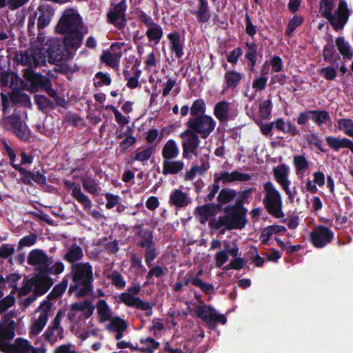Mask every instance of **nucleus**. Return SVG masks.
Wrapping results in <instances>:
<instances>
[{
	"instance_id": "obj_29",
	"label": "nucleus",
	"mask_w": 353,
	"mask_h": 353,
	"mask_svg": "<svg viewBox=\"0 0 353 353\" xmlns=\"http://www.w3.org/2000/svg\"><path fill=\"white\" fill-rule=\"evenodd\" d=\"M199 23H205L211 18V12L208 0H198V7L192 12Z\"/></svg>"
},
{
	"instance_id": "obj_37",
	"label": "nucleus",
	"mask_w": 353,
	"mask_h": 353,
	"mask_svg": "<svg viewBox=\"0 0 353 353\" xmlns=\"http://www.w3.org/2000/svg\"><path fill=\"white\" fill-rule=\"evenodd\" d=\"M179 153V148L174 139H169L162 149V157L164 160L174 159Z\"/></svg>"
},
{
	"instance_id": "obj_15",
	"label": "nucleus",
	"mask_w": 353,
	"mask_h": 353,
	"mask_svg": "<svg viewBox=\"0 0 353 353\" xmlns=\"http://www.w3.org/2000/svg\"><path fill=\"white\" fill-rule=\"evenodd\" d=\"M350 16L349 10L347 3L341 0L339 3L337 10L335 15L332 14V17L327 18L330 25L335 31H339L343 28L348 21Z\"/></svg>"
},
{
	"instance_id": "obj_19",
	"label": "nucleus",
	"mask_w": 353,
	"mask_h": 353,
	"mask_svg": "<svg viewBox=\"0 0 353 353\" xmlns=\"http://www.w3.org/2000/svg\"><path fill=\"white\" fill-rule=\"evenodd\" d=\"M12 314H5L0 321V338L11 341L15 336L16 323L11 319Z\"/></svg>"
},
{
	"instance_id": "obj_13",
	"label": "nucleus",
	"mask_w": 353,
	"mask_h": 353,
	"mask_svg": "<svg viewBox=\"0 0 353 353\" xmlns=\"http://www.w3.org/2000/svg\"><path fill=\"white\" fill-rule=\"evenodd\" d=\"M273 174L276 181L288 195V199L291 203H294V194L290 190V181L288 179L289 168L284 163L273 168Z\"/></svg>"
},
{
	"instance_id": "obj_22",
	"label": "nucleus",
	"mask_w": 353,
	"mask_h": 353,
	"mask_svg": "<svg viewBox=\"0 0 353 353\" xmlns=\"http://www.w3.org/2000/svg\"><path fill=\"white\" fill-rule=\"evenodd\" d=\"M216 181L220 183L221 181L223 184L231 183L235 181H248L251 179V176L248 173H242L237 170L232 172H222L219 176L214 178Z\"/></svg>"
},
{
	"instance_id": "obj_2",
	"label": "nucleus",
	"mask_w": 353,
	"mask_h": 353,
	"mask_svg": "<svg viewBox=\"0 0 353 353\" xmlns=\"http://www.w3.org/2000/svg\"><path fill=\"white\" fill-rule=\"evenodd\" d=\"M132 230L135 232L134 237L139 239L137 245L145 250L144 259L146 265L150 268L152 267L154 260L159 254L153 231L144 228L143 224L134 225Z\"/></svg>"
},
{
	"instance_id": "obj_3",
	"label": "nucleus",
	"mask_w": 353,
	"mask_h": 353,
	"mask_svg": "<svg viewBox=\"0 0 353 353\" xmlns=\"http://www.w3.org/2000/svg\"><path fill=\"white\" fill-rule=\"evenodd\" d=\"M263 203L267 212L275 218H283L285 214L282 211L283 201L280 192L270 181L263 184Z\"/></svg>"
},
{
	"instance_id": "obj_35",
	"label": "nucleus",
	"mask_w": 353,
	"mask_h": 353,
	"mask_svg": "<svg viewBox=\"0 0 353 353\" xmlns=\"http://www.w3.org/2000/svg\"><path fill=\"white\" fill-rule=\"evenodd\" d=\"M184 163L182 161L163 160L162 173L164 175L177 174L183 170Z\"/></svg>"
},
{
	"instance_id": "obj_31",
	"label": "nucleus",
	"mask_w": 353,
	"mask_h": 353,
	"mask_svg": "<svg viewBox=\"0 0 353 353\" xmlns=\"http://www.w3.org/2000/svg\"><path fill=\"white\" fill-rule=\"evenodd\" d=\"M82 248L76 243L72 244L66 253L63 256V259L72 265V267L83 257Z\"/></svg>"
},
{
	"instance_id": "obj_18",
	"label": "nucleus",
	"mask_w": 353,
	"mask_h": 353,
	"mask_svg": "<svg viewBox=\"0 0 353 353\" xmlns=\"http://www.w3.org/2000/svg\"><path fill=\"white\" fill-rule=\"evenodd\" d=\"M24 77L30 82V85L33 91L43 90L50 81L48 77L39 73H35L32 70H26Z\"/></svg>"
},
{
	"instance_id": "obj_54",
	"label": "nucleus",
	"mask_w": 353,
	"mask_h": 353,
	"mask_svg": "<svg viewBox=\"0 0 353 353\" xmlns=\"http://www.w3.org/2000/svg\"><path fill=\"white\" fill-rule=\"evenodd\" d=\"M294 166L296 174L303 172L309 168V162L304 155H295L293 158Z\"/></svg>"
},
{
	"instance_id": "obj_5",
	"label": "nucleus",
	"mask_w": 353,
	"mask_h": 353,
	"mask_svg": "<svg viewBox=\"0 0 353 353\" xmlns=\"http://www.w3.org/2000/svg\"><path fill=\"white\" fill-rule=\"evenodd\" d=\"M215 120L209 115H199L189 118L186 122L187 128L200 134L202 139H207L216 127Z\"/></svg>"
},
{
	"instance_id": "obj_43",
	"label": "nucleus",
	"mask_w": 353,
	"mask_h": 353,
	"mask_svg": "<svg viewBox=\"0 0 353 353\" xmlns=\"http://www.w3.org/2000/svg\"><path fill=\"white\" fill-rule=\"evenodd\" d=\"M48 319V314L46 312H41L37 320L32 325L30 334L37 335L43 330Z\"/></svg>"
},
{
	"instance_id": "obj_36",
	"label": "nucleus",
	"mask_w": 353,
	"mask_h": 353,
	"mask_svg": "<svg viewBox=\"0 0 353 353\" xmlns=\"http://www.w3.org/2000/svg\"><path fill=\"white\" fill-rule=\"evenodd\" d=\"M229 105L228 102L221 101L216 103L214 107V114L221 123L229 119Z\"/></svg>"
},
{
	"instance_id": "obj_64",
	"label": "nucleus",
	"mask_w": 353,
	"mask_h": 353,
	"mask_svg": "<svg viewBox=\"0 0 353 353\" xmlns=\"http://www.w3.org/2000/svg\"><path fill=\"white\" fill-rule=\"evenodd\" d=\"M319 74L326 80L331 81L334 80L336 77L337 70L333 67L327 66L322 68L319 71Z\"/></svg>"
},
{
	"instance_id": "obj_28",
	"label": "nucleus",
	"mask_w": 353,
	"mask_h": 353,
	"mask_svg": "<svg viewBox=\"0 0 353 353\" xmlns=\"http://www.w3.org/2000/svg\"><path fill=\"white\" fill-rule=\"evenodd\" d=\"M38 10L40 14L38 17L37 28L42 30L49 25L54 11L52 7L49 5H40L38 7Z\"/></svg>"
},
{
	"instance_id": "obj_44",
	"label": "nucleus",
	"mask_w": 353,
	"mask_h": 353,
	"mask_svg": "<svg viewBox=\"0 0 353 353\" xmlns=\"http://www.w3.org/2000/svg\"><path fill=\"white\" fill-rule=\"evenodd\" d=\"M336 46L338 48L340 53L345 58L351 59L353 57V53L351 48L347 42L345 41L343 37H339L336 39Z\"/></svg>"
},
{
	"instance_id": "obj_53",
	"label": "nucleus",
	"mask_w": 353,
	"mask_h": 353,
	"mask_svg": "<svg viewBox=\"0 0 353 353\" xmlns=\"http://www.w3.org/2000/svg\"><path fill=\"white\" fill-rule=\"evenodd\" d=\"M191 283L199 288L205 294L210 295L214 292V288L212 284L205 283L198 276L192 279Z\"/></svg>"
},
{
	"instance_id": "obj_30",
	"label": "nucleus",
	"mask_w": 353,
	"mask_h": 353,
	"mask_svg": "<svg viewBox=\"0 0 353 353\" xmlns=\"http://www.w3.org/2000/svg\"><path fill=\"white\" fill-rule=\"evenodd\" d=\"M243 77V74L239 72L233 70L226 71L224 75V90L236 89Z\"/></svg>"
},
{
	"instance_id": "obj_23",
	"label": "nucleus",
	"mask_w": 353,
	"mask_h": 353,
	"mask_svg": "<svg viewBox=\"0 0 353 353\" xmlns=\"http://www.w3.org/2000/svg\"><path fill=\"white\" fill-rule=\"evenodd\" d=\"M325 141L330 149L339 152L341 149L347 148L353 154V141L346 137L326 136Z\"/></svg>"
},
{
	"instance_id": "obj_42",
	"label": "nucleus",
	"mask_w": 353,
	"mask_h": 353,
	"mask_svg": "<svg viewBox=\"0 0 353 353\" xmlns=\"http://www.w3.org/2000/svg\"><path fill=\"white\" fill-rule=\"evenodd\" d=\"M311 113V115H312L311 120L313 121L317 126H321L331 121L330 114L326 110H312Z\"/></svg>"
},
{
	"instance_id": "obj_59",
	"label": "nucleus",
	"mask_w": 353,
	"mask_h": 353,
	"mask_svg": "<svg viewBox=\"0 0 353 353\" xmlns=\"http://www.w3.org/2000/svg\"><path fill=\"white\" fill-rule=\"evenodd\" d=\"M272 108V103L270 99L262 101L259 108L260 116L264 119H268L270 116Z\"/></svg>"
},
{
	"instance_id": "obj_41",
	"label": "nucleus",
	"mask_w": 353,
	"mask_h": 353,
	"mask_svg": "<svg viewBox=\"0 0 353 353\" xmlns=\"http://www.w3.org/2000/svg\"><path fill=\"white\" fill-rule=\"evenodd\" d=\"M231 225V219L229 214H225L220 216L217 220L215 219L210 220L209 222V226L214 230H219L223 226L225 227L228 230H232V228H230Z\"/></svg>"
},
{
	"instance_id": "obj_14",
	"label": "nucleus",
	"mask_w": 353,
	"mask_h": 353,
	"mask_svg": "<svg viewBox=\"0 0 353 353\" xmlns=\"http://www.w3.org/2000/svg\"><path fill=\"white\" fill-rule=\"evenodd\" d=\"M39 272L32 277V284L34 285L33 292L36 295L41 296L46 294L54 284L53 279L41 268H37Z\"/></svg>"
},
{
	"instance_id": "obj_10",
	"label": "nucleus",
	"mask_w": 353,
	"mask_h": 353,
	"mask_svg": "<svg viewBox=\"0 0 353 353\" xmlns=\"http://www.w3.org/2000/svg\"><path fill=\"white\" fill-rule=\"evenodd\" d=\"M18 61L22 65L38 67L46 65V57L43 48H29L18 54Z\"/></svg>"
},
{
	"instance_id": "obj_63",
	"label": "nucleus",
	"mask_w": 353,
	"mask_h": 353,
	"mask_svg": "<svg viewBox=\"0 0 353 353\" xmlns=\"http://www.w3.org/2000/svg\"><path fill=\"white\" fill-rule=\"evenodd\" d=\"M10 100L14 103H21L25 105L27 103L30 104V98L28 94L20 91H18L13 95L10 96Z\"/></svg>"
},
{
	"instance_id": "obj_38",
	"label": "nucleus",
	"mask_w": 353,
	"mask_h": 353,
	"mask_svg": "<svg viewBox=\"0 0 353 353\" xmlns=\"http://www.w3.org/2000/svg\"><path fill=\"white\" fill-rule=\"evenodd\" d=\"M30 350H32V353L36 352L35 348L30 345L27 339L17 338L12 343L11 353H29Z\"/></svg>"
},
{
	"instance_id": "obj_32",
	"label": "nucleus",
	"mask_w": 353,
	"mask_h": 353,
	"mask_svg": "<svg viewBox=\"0 0 353 353\" xmlns=\"http://www.w3.org/2000/svg\"><path fill=\"white\" fill-rule=\"evenodd\" d=\"M170 41V48L175 56L180 59L183 56V45L181 42V35L177 31L170 32L168 34Z\"/></svg>"
},
{
	"instance_id": "obj_6",
	"label": "nucleus",
	"mask_w": 353,
	"mask_h": 353,
	"mask_svg": "<svg viewBox=\"0 0 353 353\" xmlns=\"http://www.w3.org/2000/svg\"><path fill=\"white\" fill-rule=\"evenodd\" d=\"M127 10V3L125 0H121L119 3L115 4L112 10L107 13V22L113 25L116 28L121 31L123 34V39H129V34L125 33L124 28L127 24L125 12ZM122 39V38H121Z\"/></svg>"
},
{
	"instance_id": "obj_26",
	"label": "nucleus",
	"mask_w": 353,
	"mask_h": 353,
	"mask_svg": "<svg viewBox=\"0 0 353 353\" xmlns=\"http://www.w3.org/2000/svg\"><path fill=\"white\" fill-rule=\"evenodd\" d=\"M245 46L246 48L245 59L248 61L250 72H253L255 71L257 63L258 45L256 42L246 41Z\"/></svg>"
},
{
	"instance_id": "obj_39",
	"label": "nucleus",
	"mask_w": 353,
	"mask_h": 353,
	"mask_svg": "<svg viewBox=\"0 0 353 353\" xmlns=\"http://www.w3.org/2000/svg\"><path fill=\"white\" fill-rule=\"evenodd\" d=\"M145 35L147 36L149 41H153L155 44H157L159 43L163 35V30L162 27L159 23H156L148 27L146 30Z\"/></svg>"
},
{
	"instance_id": "obj_60",
	"label": "nucleus",
	"mask_w": 353,
	"mask_h": 353,
	"mask_svg": "<svg viewBox=\"0 0 353 353\" xmlns=\"http://www.w3.org/2000/svg\"><path fill=\"white\" fill-rule=\"evenodd\" d=\"M245 33L252 39H254L258 31V28L256 25L253 24L250 16L247 12L245 14Z\"/></svg>"
},
{
	"instance_id": "obj_11",
	"label": "nucleus",
	"mask_w": 353,
	"mask_h": 353,
	"mask_svg": "<svg viewBox=\"0 0 353 353\" xmlns=\"http://www.w3.org/2000/svg\"><path fill=\"white\" fill-rule=\"evenodd\" d=\"M180 137L183 139V157L189 159L190 154L197 156V149L201 143L199 135L193 130L187 128L180 134Z\"/></svg>"
},
{
	"instance_id": "obj_49",
	"label": "nucleus",
	"mask_w": 353,
	"mask_h": 353,
	"mask_svg": "<svg viewBox=\"0 0 353 353\" xmlns=\"http://www.w3.org/2000/svg\"><path fill=\"white\" fill-rule=\"evenodd\" d=\"M125 321L119 316L113 318L110 323L106 325V329L110 332L125 331L127 329Z\"/></svg>"
},
{
	"instance_id": "obj_1",
	"label": "nucleus",
	"mask_w": 353,
	"mask_h": 353,
	"mask_svg": "<svg viewBox=\"0 0 353 353\" xmlns=\"http://www.w3.org/2000/svg\"><path fill=\"white\" fill-rule=\"evenodd\" d=\"M71 274L74 284L69 287L70 294L77 291V296L84 297L93 291V269L89 262L74 264Z\"/></svg>"
},
{
	"instance_id": "obj_4",
	"label": "nucleus",
	"mask_w": 353,
	"mask_h": 353,
	"mask_svg": "<svg viewBox=\"0 0 353 353\" xmlns=\"http://www.w3.org/2000/svg\"><path fill=\"white\" fill-rule=\"evenodd\" d=\"M46 49H43L48 61L52 64H58L59 62L69 61L73 58V54L66 49L60 39H52L47 45Z\"/></svg>"
},
{
	"instance_id": "obj_62",
	"label": "nucleus",
	"mask_w": 353,
	"mask_h": 353,
	"mask_svg": "<svg viewBox=\"0 0 353 353\" xmlns=\"http://www.w3.org/2000/svg\"><path fill=\"white\" fill-rule=\"evenodd\" d=\"M37 239V236L34 233H31L29 235L23 236L19 242L18 249H21L23 247H30L34 245Z\"/></svg>"
},
{
	"instance_id": "obj_57",
	"label": "nucleus",
	"mask_w": 353,
	"mask_h": 353,
	"mask_svg": "<svg viewBox=\"0 0 353 353\" xmlns=\"http://www.w3.org/2000/svg\"><path fill=\"white\" fill-rule=\"evenodd\" d=\"M334 8V0H321L320 12L324 18L332 17V10Z\"/></svg>"
},
{
	"instance_id": "obj_48",
	"label": "nucleus",
	"mask_w": 353,
	"mask_h": 353,
	"mask_svg": "<svg viewBox=\"0 0 353 353\" xmlns=\"http://www.w3.org/2000/svg\"><path fill=\"white\" fill-rule=\"evenodd\" d=\"M83 189L88 193L97 196L99 194L100 188L97 184L96 180L93 178H83L81 179Z\"/></svg>"
},
{
	"instance_id": "obj_9",
	"label": "nucleus",
	"mask_w": 353,
	"mask_h": 353,
	"mask_svg": "<svg viewBox=\"0 0 353 353\" xmlns=\"http://www.w3.org/2000/svg\"><path fill=\"white\" fill-rule=\"evenodd\" d=\"M81 24L82 20L79 14L72 10H67L63 12L56 26V31L62 34L79 31Z\"/></svg>"
},
{
	"instance_id": "obj_8",
	"label": "nucleus",
	"mask_w": 353,
	"mask_h": 353,
	"mask_svg": "<svg viewBox=\"0 0 353 353\" xmlns=\"http://www.w3.org/2000/svg\"><path fill=\"white\" fill-rule=\"evenodd\" d=\"M5 128L12 130L22 141H28L30 137V130L20 115L13 113L3 119Z\"/></svg>"
},
{
	"instance_id": "obj_7",
	"label": "nucleus",
	"mask_w": 353,
	"mask_h": 353,
	"mask_svg": "<svg viewBox=\"0 0 353 353\" xmlns=\"http://www.w3.org/2000/svg\"><path fill=\"white\" fill-rule=\"evenodd\" d=\"M194 311L196 316L203 321L210 330H214L217 323L225 325L227 322L226 316L224 314H218L210 305H197Z\"/></svg>"
},
{
	"instance_id": "obj_45",
	"label": "nucleus",
	"mask_w": 353,
	"mask_h": 353,
	"mask_svg": "<svg viewBox=\"0 0 353 353\" xmlns=\"http://www.w3.org/2000/svg\"><path fill=\"white\" fill-rule=\"evenodd\" d=\"M68 284V279L65 277L61 283L56 285L52 291L48 294V299L49 301L57 299L65 291Z\"/></svg>"
},
{
	"instance_id": "obj_25",
	"label": "nucleus",
	"mask_w": 353,
	"mask_h": 353,
	"mask_svg": "<svg viewBox=\"0 0 353 353\" xmlns=\"http://www.w3.org/2000/svg\"><path fill=\"white\" fill-rule=\"evenodd\" d=\"M215 203H205L196 208L195 213L201 217V222L204 223L210 216H214L221 212Z\"/></svg>"
},
{
	"instance_id": "obj_46",
	"label": "nucleus",
	"mask_w": 353,
	"mask_h": 353,
	"mask_svg": "<svg viewBox=\"0 0 353 353\" xmlns=\"http://www.w3.org/2000/svg\"><path fill=\"white\" fill-rule=\"evenodd\" d=\"M97 308L101 321H105L110 319V310L105 300L99 299L97 303Z\"/></svg>"
},
{
	"instance_id": "obj_61",
	"label": "nucleus",
	"mask_w": 353,
	"mask_h": 353,
	"mask_svg": "<svg viewBox=\"0 0 353 353\" xmlns=\"http://www.w3.org/2000/svg\"><path fill=\"white\" fill-rule=\"evenodd\" d=\"M101 61L112 68H114L118 63L117 56L110 52L103 54L101 56Z\"/></svg>"
},
{
	"instance_id": "obj_47",
	"label": "nucleus",
	"mask_w": 353,
	"mask_h": 353,
	"mask_svg": "<svg viewBox=\"0 0 353 353\" xmlns=\"http://www.w3.org/2000/svg\"><path fill=\"white\" fill-rule=\"evenodd\" d=\"M206 111V105L205 101L202 99H198L193 101L192 106L190 109V114L194 117H199V115H205Z\"/></svg>"
},
{
	"instance_id": "obj_58",
	"label": "nucleus",
	"mask_w": 353,
	"mask_h": 353,
	"mask_svg": "<svg viewBox=\"0 0 353 353\" xmlns=\"http://www.w3.org/2000/svg\"><path fill=\"white\" fill-rule=\"evenodd\" d=\"M155 152L154 147H148L146 149H144L142 151L137 152L134 157H132V161H147L150 159L152 155Z\"/></svg>"
},
{
	"instance_id": "obj_24",
	"label": "nucleus",
	"mask_w": 353,
	"mask_h": 353,
	"mask_svg": "<svg viewBox=\"0 0 353 353\" xmlns=\"http://www.w3.org/2000/svg\"><path fill=\"white\" fill-rule=\"evenodd\" d=\"M236 196L237 192L236 190L223 188L219 192L216 204L219 205L218 207L221 212H224L225 206L233 201Z\"/></svg>"
},
{
	"instance_id": "obj_52",
	"label": "nucleus",
	"mask_w": 353,
	"mask_h": 353,
	"mask_svg": "<svg viewBox=\"0 0 353 353\" xmlns=\"http://www.w3.org/2000/svg\"><path fill=\"white\" fill-rule=\"evenodd\" d=\"M107 279L110 280L112 284L117 289H124L125 287L126 282L121 274L117 270H114L112 273L108 274L107 275Z\"/></svg>"
},
{
	"instance_id": "obj_40",
	"label": "nucleus",
	"mask_w": 353,
	"mask_h": 353,
	"mask_svg": "<svg viewBox=\"0 0 353 353\" xmlns=\"http://www.w3.org/2000/svg\"><path fill=\"white\" fill-rule=\"evenodd\" d=\"M34 100V103L37 105V108L44 113H46L54 108L53 102L45 95L35 94Z\"/></svg>"
},
{
	"instance_id": "obj_20",
	"label": "nucleus",
	"mask_w": 353,
	"mask_h": 353,
	"mask_svg": "<svg viewBox=\"0 0 353 353\" xmlns=\"http://www.w3.org/2000/svg\"><path fill=\"white\" fill-rule=\"evenodd\" d=\"M28 263L30 265H37L38 268H46L51 265L52 261L43 250L34 249L30 251L28 256Z\"/></svg>"
},
{
	"instance_id": "obj_16",
	"label": "nucleus",
	"mask_w": 353,
	"mask_h": 353,
	"mask_svg": "<svg viewBox=\"0 0 353 353\" xmlns=\"http://www.w3.org/2000/svg\"><path fill=\"white\" fill-rule=\"evenodd\" d=\"M119 299L122 303L128 307L145 311L147 316H150L152 314V308L153 304L143 301L139 297L132 296L129 293L122 292L119 296Z\"/></svg>"
},
{
	"instance_id": "obj_12",
	"label": "nucleus",
	"mask_w": 353,
	"mask_h": 353,
	"mask_svg": "<svg viewBox=\"0 0 353 353\" xmlns=\"http://www.w3.org/2000/svg\"><path fill=\"white\" fill-rule=\"evenodd\" d=\"M334 232L327 226H316L310 233V241L316 248H322L330 243L334 239Z\"/></svg>"
},
{
	"instance_id": "obj_50",
	"label": "nucleus",
	"mask_w": 353,
	"mask_h": 353,
	"mask_svg": "<svg viewBox=\"0 0 353 353\" xmlns=\"http://www.w3.org/2000/svg\"><path fill=\"white\" fill-rule=\"evenodd\" d=\"M304 21V18L299 14H295L289 20L286 30L285 35L290 37L297 27L301 26Z\"/></svg>"
},
{
	"instance_id": "obj_51",
	"label": "nucleus",
	"mask_w": 353,
	"mask_h": 353,
	"mask_svg": "<svg viewBox=\"0 0 353 353\" xmlns=\"http://www.w3.org/2000/svg\"><path fill=\"white\" fill-rule=\"evenodd\" d=\"M136 63L132 66V77L127 80L126 86L130 89H135L139 86V79L141 75V70L138 68Z\"/></svg>"
},
{
	"instance_id": "obj_34",
	"label": "nucleus",
	"mask_w": 353,
	"mask_h": 353,
	"mask_svg": "<svg viewBox=\"0 0 353 353\" xmlns=\"http://www.w3.org/2000/svg\"><path fill=\"white\" fill-rule=\"evenodd\" d=\"M231 219L230 228L233 230H242L248 223L246 212L240 211H230L229 213Z\"/></svg>"
},
{
	"instance_id": "obj_17",
	"label": "nucleus",
	"mask_w": 353,
	"mask_h": 353,
	"mask_svg": "<svg viewBox=\"0 0 353 353\" xmlns=\"http://www.w3.org/2000/svg\"><path fill=\"white\" fill-rule=\"evenodd\" d=\"M14 169L17 170L23 176L21 181L24 184L32 185V181L39 185H45L47 182V179L44 173H41L39 171L32 172L21 165H15L14 166Z\"/></svg>"
},
{
	"instance_id": "obj_21",
	"label": "nucleus",
	"mask_w": 353,
	"mask_h": 353,
	"mask_svg": "<svg viewBox=\"0 0 353 353\" xmlns=\"http://www.w3.org/2000/svg\"><path fill=\"white\" fill-rule=\"evenodd\" d=\"M63 184L65 188L68 189H72V197L75 199L79 203H81L84 208L89 209L91 208L92 201L88 197V196L82 192L79 184H76L74 182H72L68 180H64Z\"/></svg>"
},
{
	"instance_id": "obj_33",
	"label": "nucleus",
	"mask_w": 353,
	"mask_h": 353,
	"mask_svg": "<svg viewBox=\"0 0 353 353\" xmlns=\"http://www.w3.org/2000/svg\"><path fill=\"white\" fill-rule=\"evenodd\" d=\"M169 203L176 208H184L189 205L190 200L188 194L180 189L174 190L169 198Z\"/></svg>"
},
{
	"instance_id": "obj_27",
	"label": "nucleus",
	"mask_w": 353,
	"mask_h": 353,
	"mask_svg": "<svg viewBox=\"0 0 353 353\" xmlns=\"http://www.w3.org/2000/svg\"><path fill=\"white\" fill-rule=\"evenodd\" d=\"M65 34L63 40H61V43L66 47L68 50L70 51V50H77L80 48L83 37L81 30L67 33Z\"/></svg>"
},
{
	"instance_id": "obj_56",
	"label": "nucleus",
	"mask_w": 353,
	"mask_h": 353,
	"mask_svg": "<svg viewBox=\"0 0 353 353\" xmlns=\"http://www.w3.org/2000/svg\"><path fill=\"white\" fill-rule=\"evenodd\" d=\"M330 43H327L324 46L323 55L324 61L326 62L333 63L336 61V59H334V57L336 55V50L334 48V46L332 43V37L330 39Z\"/></svg>"
},
{
	"instance_id": "obj_55",
	"label": "nucleus",
	"mask_w": 353,
	"mask_h": 353,
	"mask_svg": "<svg viewBox=\"0 0 353 353\" xmlns=\"http://www.w3.org/2000/svg\"><path fill=\"white\" fill-rule=\"evenodd\" d=\"M339 130H343L345 134L353 138V120L351 119H340L338 121Z\"/></svg>"
}]
</instances>
